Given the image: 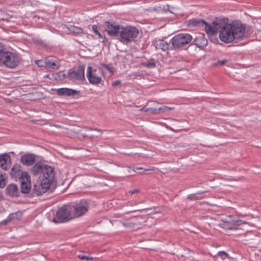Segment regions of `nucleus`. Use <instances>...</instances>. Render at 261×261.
I'll list each match as a JSON object with an SVG mask.
<instances>
[{"instance_id": "nucleus-1", "label": "nucleus", "mask_w": 261, "mask_h": 261, "mask_svg": "<svg viewBox=\"0 0 261 261\" xmlns=\"http://www.w3.org/2000/svg\"><path fill=\"white\" fill-rule=\"evenodd\" d=\"M188 25L204 27L210 37L215 36L219 32L220 39L225 43L236 42L242 39L245 35V25L237 20L227 23V19H218L210 25L202 19H192L188 20Z\"/></svg>"}, {"instance_id": "nucleus-2", "label": "nucleus", "mask_w": 261, "mask_h": 261, "mask_svg": "<svg viewBox=\"0 0 261 261\" xmlns=\"http://www.w3.org/2000/svg\"><path fill=\"white\" fill-rule=\"evenodd\" d=\"M31 171L34 175H39L38 179L33 186V193L37 195L45 193L50 189L55 179L53 168L41 162H37L32 167Z\"/></svg>"}, {"instance_id": "nucleus-3", "label": "nucleus", "mask_w": 261, "mask_h": 261, "mask_svg": "<svg viewBox=\"0 0 261 261\" xmlns=\"http://www.w3.org/2000/svg\"><path fill=\"white\" fill-rule=\"evenodd\" d=\"M105 31L108 35L115 37L124 44H128L134 41L138 36V29L132 25L124 27L116 23L114 21H109L105 22Z\"/></svg>"}, {"instance_id": "nucleus-4", "label": "nucleus", "mask_w": 261, "mask_h": 261, "mask_svg": "<svg viewBox=\"0 0 261 261\" xmlns=\"http://www.w3.org/2000/svg\"><path fill=\"white\" fill-rule=\"evenodd\" d=\"M19 55L13 52L7 50L6 48L0 42V64H3L9 68H15L19 64Z\"/></svg>"}, {"instance_id": "nucleus-5", "label": "nucleus", "mask_w": 261, "mask_h": 261, "mask_svg": "<svg viewBox=\"0 0 261 261\" xmlns=\"http://www.w3.org/2000/svg\"><path fill=\"white\" fill-rule=\"evenodd\" d=\"M192 39V36L188 33L177 34L170 40L171 47L174 50H182L191 42Z\"/></svg>"}, {"instance_id": "nucleus-6", "label": "nucleus", "mask_w": 261, "mask_h": 261, "mask_svg": "<svg viewBox=\"0 0 261 261\" xmlns=\"http://www.w3.org/2000/svg\"><path fill=\"white\" fill-rule=\"evenodd\" d=\"M72 218V210L70 206L64 205L58 208L53 221L55 223H62L68 222Z\"/></svg>"}, {"instance_id": "nucleus-7", "label": "nucleus", "mask_w": 261, "mask_h": 261, "mask_svg": "<svg viewBox=\"0 0 261 261\" xmlns=\"http://www.w3.org/2000/svg\"><path fill=\"white\" fill-rule=\"evenodd\" d=\"M69 206L72 210L73 218L83 216L89 210V204L85 199H82L77 202L69 205Z\"/></svg>"}, {"instance_id": "nucleus-8", "label": "nucleus", "mask_w": 261, "mask_h": 261, "mask_svg": "<svg viewBox=\"0 0 261 261\" xmlns=\"http://www.w3.org/2000/svg\"><path fill=\"white\" fill-rule=\"evenodd\" d=\"M84 67L80 65L77 69H70L67 71L68 79L71 81H83L85 80Z\"/></svg>"}, {"instance_id": "nucleus-9", "label": "nucleus", "mask_w": 261, "mask_h": 261, "mask_svg": "<svg viewBox=\"0 0 261 261\" xmlns=\"http://www.w3.org/2000/svg\"><path fill=\"white\" fill-rule=\"evenodd\" d=\"M57 94L60 96H79L81 92L78 90L67 88H62L56 90Z\"/></svg>"}, {"instance_id": "nucleus-10", "label": "nucleus", "mask_w": 261, "mask_h": 261, "mask_svg": "<svg viewBox=\"0 0 261 261\" xmlns=\"http://www.w3.org/2000/svg\"><path fill=\"white\" fill-rule=\"evenodd\" d=\"M87 77L89 83L93 85L99 84L101 81V79L96 74V71L92 70L91 66L87 68Z\"/></svg>"}, {"instance_id": "nucleus-11", "label": "nucleus", "mask_w": 261, "mask_h": 261, "mask_svg": "<svg viewBox=\"0 0 261 261\" xmlns=\"http://www.w3.org/2000/svg\"><path fill=\"white\" fill-rule=\"evenodd\" d=\"M36 161V155L33 153H25L21 155L20 162L25 166H30L34 164Z\"/></svg>"}, {"instance_id": "nucleus-12", "label": "nucleus", "mask_w": 261, "mask_h": 261, "mask_svg": "<svg viewBox=\"0 0 261 261\" xmlns=\"http://www.w3.org/2000/svg\"><path fill=\"white\" fill-rule=\"evenodd\" d=\"M156 48L161 49L164 51H167L169 50H174L171 47V43L170 41L167 42L163 39H159L156 40L154 43Z\"/></svg>"}, {"instance_id": "nucleus-13", "label": "nucleus", "mask_w": 261, "mask_h": 261, "mask_svg": "<svg viewBox=\"0 0 261 261\" xmlns=\"http://www.w3.org/2000/svg\"><path fill=\"white\" fill-rule=\"evenodd\" d=\"M11 165V158L8 153L0 155V167L4 170H8Z\"/></svg>"}, {"instance_id": "nucleus-14", "label": "nucleus", "mask_w": 261, "mask_h": 261, "mask_svg": "<svg viewBox=\"0 0 261 261\" xmlns=\"http://www.w3.org/2000/svg\"><path fill=\"white\" fill-rule=\"evenodd\" d=\"M6 194L11 197H18L19 196V191L16 184L9 185L6 189Z\"/></svg>"}, {"instance_id": "nucleus-15", "label": "nucleus", "mask_w": 261, "mask_h": 261, "mask_svg": "<svg viewBox=\"0 0 261 261\" xmlns=\"http://www.w3.org/2000/svg\"><path fill=\"white\" fill-rule=\"evenodd\" d=\"M207 40L204 37V35L203 34H200L197 36L193 41V44H194L197 47L202 49L205 47L207 44Z\"/></svg>"}, {"instance_id": "nucleus-16", "label": "nucleus", "mask_w": 261, "mask_h": 261, "mask_svg": "<svg viewBox=\"0 0 261 261\" xmlns=\"http://www.w3.org/2000/svg\"><path fill=\"white\" fill-rule=\"evenodd\" d=\"M171 110V108L168 107L167 106H163V107H160L159 108H148V112L151 114H157L160 113L161 112H167Z\"/></svg>"}, {"instance_id": "nucleus-17", "label": "nucleus", "mask_w": 261, "mask_h": 261, "mask_svg": "<svg viewBox=\"0 0 261 261\" xmlns=\"http://www.w3.org/2000/svg\"><path fill=\"white\" fill-rule=\"evenodd\" d=\"M46 68L57 69L60 67V64L57 61L46 59Z\"/></svg>"}, {"instance_id": "nucleus-18", "label": "nucleus", "mask_w": 261, "mask_h": 261, "mask_svg": "<svg viewBox=\"0 0 261 261\" xmlns=\"http://www.w3.org/2000/svg\"><path fill=\"white\" fill-rule=\"evenodd\" d=\"M67 28L70 32L73 34L79 35L84 33L83 29L81 28L73 25H69Z\"/></svg>"}, {"instance_id": "nucleus-19", "label": "nucleus", "mask_w": 261, "mask_h": 261, "mask_svg": "<svg viewBox=\"0 0 261 261\" xmlns=\"http://www.w3.org/2000/svg\"><path fill=\"white\" fill-rule=\"evenodd\" d=\"M19 179L21 184H22V182H31L30 176L26 172H21Z\"/></svg>"}, {"instance_id": "nucleus-20", "label": "nucleus", "mask_w": 261, "mask_h": 261, "mask_svg": "<svg viewBox=\"0 0 261 261\" xmlns=\"http://www.w3.org/2000/svg\"><path fill=\"white\" fill-rule=\"evenodd\" d=\"M31 188V182H22L20 186L21 192L23 194H28L29 193Z\"/></svg>"}, {"instance_id": "nucleus-21", "label": "nucleus", "mask_w": 261, "mask_h": 261, "mask_svg": "<svg viewBox=\"0 0 261 261\" xmlns=\"http://www.w3.org/2000/svg\"><path fill=\"white\" fill-rule=\"evenodd\" d=\"M20 166L18 165H14L11 171V174L13 177H16L17 175H19L20 171Z\"/></svg>"}, {"instance_id": "nucleus-22", "label": "nucleus", "mask_w": 261, "mask_h": 261, "mask_svg": "<svg viewBox=\"0 0 261 261\" xmlns=\"http://www.w3.org/2000/svg\"><path fill=\"white\" fill-rule=\"evenodd\" d=\"M21 217V214L19 212L11 213L8 216L9 220H10V222L15 220H19L20 219Z\"/></svg>"}, {"instance_id": "nucleus-23", "label": "nucleus", "mask_w": 261, "mask_h": 261, "mask_svg": "<svg viewBox=\"0 0 261 261\" xmlns=\"http://www.w3.org/2000/svg\"><path fill=\"white\" fill-rule=\"evenodd\" d=\"M6 174L4 172H0V188H3L6 186Z\"/></svg>"}, {"instance_id": "nucleus-24", "label": "nucleus", "mask_w": 261, "mask_h": 261, "mask_svg": "<svg viewBox=\"0 0 261 261\" xmlns=\"http://www.w3.org/2000/svg\"><path fill=\"white\" fill-rule=\"evenodd\" d=\"M152 61H146L141 63V65L148 68H153L156 67V64L153 59H151Z\"/></svg>"}, {"instance_id": "nucleus-25", "label": "nucleus", "mask_w": 261, "mask_h": 261, "mask_svg": "<svg viewBox=\"0 0 261 261\" xmlns=\"http://www.w3.org/2000/svg\"><path fill=\"white\" fill-rule=\"evenodd\" d=\"M204 193V192H200H200H197L195 194H192L189 195L188 196V199H190L191 200H195L200 199L202 198V197L198 196V195H201Z\"/></svg>"}, {"instance_id": "nucleus-26", "label": "nucleus", "mask_w": 261, "mask_h": 261, "mask_svg": "<svg viewBox=\"0 0 261 261\" xmlns=\"http://www.w3.org/2000/svg\"><path fill=\"white\" fill-rule=\"evenodd\" d=\"M101 66L103 68H105L106 70H107L108 71H109V72L111 73V74H114L115 69L114 67L113 66L112 64H101Z\"/></svg>"}, {"instance_id": "nucleus-27", "label": "nucleus", "mask_w": 261, "mask_h": 261, "mask_svg": "<svg viewBox=\"0 0 261 261\" xmlns=\"http://www.w3.org/2000/svg\"><path fill=\"white\" fill-rule=\"evenodd\" d=\"M226 222L231 223L233 224H237V226H240L242 224H247V222L240 219H232L230 221H227Z\"/></svg>"}, {"instance_id": "nucleus-28", "label": "nucleus", "mask_w": 261, "mask_h": 261, "mask_svg": "<svg viewBox=\"0 0 261 261\" xmlns=\"http://www.w3.org/2000/svg\"><path fill=\"white\" fill-rule=\"evenodd\" d=\"M36 64L40 67H46V59L45 60H37L35 62Z\"/></svg>"}, {"instance_id": "nucleus-29", "label": "nucleus", "mask_w": 261, "mask_h": 261, "mask_svg": "<svg viewBox=\"0 0 261 261\" xmlns=\"http://www.w3.org/2000/svg\"><path fill=\"white\" fill-rule=\"evenodd\" d=\"M218 255L222 258V259H225V257L229 258V254L224 251H220L218 253Z\"/></svg>"}, {"instance_id": "nucleus-30", "label": "nucleus", "mask_w": 261, "mask_h": 261, "mask_svg": "<svg viewBox=\"0 0 261 261\" xmlns=\"http://www.w3.org/2000/svg\"><path fill=\"white\" fill-rule=\"evenodd\" d=\"M77 257L83 260H86L87 261H90L93 260V258L89 257L88 256L84 255L83 254H80L77 255Z\"/></svg>"}, {"instance_id": "nucleus-31", "label": "nucleus", "mask_w": 261, "mask_h": 261, "mask_svg": "<svg viewBox=\"0 0 261 261\" xmlns=\"http://www.w3.org/2000/svg\"><path fill=\"white\" fill-rule=\"evenodd\" d=\"M59 77H57V79H59L60 81H62L64 80L66 78L68 79V76H67V72L66 73H64L63 71H60L58 72Z\"/></svg>"}, {"instance_id": "nucleus-32", "label": "nucleus", "mask_w": 261, "mask_h": 261, "mask_svg": "<svg viewBox=\"0 0 261 261\" xmlns=\"http://www.w3.org/2000/svg\"><path fill=\"white\" fill-rule=\"evenodd\" d=\"M92 29L95 34L98 35L99 38H102V35L98 31L97 26L96 25H93L92 27Z\"/></svg>"}, {"instance_id": "nucleus-33", "label": "nucleus", "mask_w": 261, "mask_h": 261, "mask_svg": "<svg viewBox=\"0 0 261 261\" xmlns=\"http://www.w3.org/2000/svg\"><path fill=\"white\" fill-rule=\"evenodd\" d=\"M228 60H226V59H224V60H223L222 61H218V62L216 63V65H221V66H222V65H225L227 63H228Z\"/></svg>"}, {"instance_id": "nucleus-34", "label": "nucleus", "mask_w": 261, "mask_h": 261, "mask_svg": "<svg viewBox=\"0 0 261 261\" xmlns=\"http://www.w3.org/2000/svg\"><path fill=\"white\" fill-rule=\"evenodd\" d=\"M140 192V191L139 190L135 189V190H133L129 191L128 192V194H129V195L132 196V195H133L134 194L139 193Z\"/></svg>"}, {"instance_id": "nucleus-35", "label": "nucleus", "mask_w": 261, "mask_h": 261, "mask_svg": "<svg viewBox=\"0 0 261 261\" xmlns=\"http://www.w3.org/2000/svg\"><path fill=\"white\" fill-rule=\"evenodd\" d=\"M9 222H10V221L9 220L8 217H7L6 219L3 220L0 222V225H6L8 224Z\"/></svg>"}, {"instance_id": "nucleus-36", "label": "nucleus", "mask_w": 261, "mask_h": 261, "mask_svg": "<svg viewBox=\"0 0 261 261\" xmlns=\"http://www.w3.org/2000/svg\"><path fill=\"white\" fill-rule=\"evenodd\" d=\"M101 38L102 39V42L105 45L110 44L109 41L105 36H102V38Z\"/></svg>"}, {"instance_id": "nucleus-37", "label": "nucleus", "mask_w": 261, "mask_h": 261, "mask_svg": "<svg viewBox=\"0 0 261 261\" xmlns=\"http://www.w3.org/2000/svg\"><path fill=\"white\" fill-rule=\"evenodd\" d=\"M236 224V226H229V227H226V229L232 230L239 229V228L238 227V226H237V224Z\"/></svg>"}, {"instance_id": "nucleus-38", "label": "nucleus", "mask_w": 261, "mask_h": 261, "mask_svg": "<svg viewBox=\"0 0 261 261\" xmlns=\"http://www.w3.org/2000/svg\"><path fill=\"white\" fill-rule=\"evenodd\" d=\"M121 84V82L120 80H117L114 81L113 83L112 84V86L113 87H116L117 86L120 85Z\"/></svg>"}, {"instance_id": "nucleus-39", "label": "nucleus", "mask_w": 261, "mask_h": 261, "mask_svg": "<svg viewBox=\"0 0 261 261\" xmlns=\"http://www.w3.org/2000/svg\"><path fill=\"white\" fill-rule=\"evenodd\" d=\"M82 137H83V138H89V139H93L94 138H95V137H97V136H94V135H92V136H91L88 137L87 135H85V134H82Z\"/></svg>"}, {"instance_id": "nucleus-40", "label": "nucleus", "mask_w": 261, "mask_h": 261, "mask_svg": "<svg viewBox=\"0 0 261 261\" xmlns=\"http://www.w3.org/2000/svg\"><path fill=\"white\" fill-rule=\"evenodd\" d=\"M53 77H54V79H55V80H57V81L59 80V79H57V77H59L58 72V73H55V74H54L53 75Z\"/></svg>"}, {"instance_id": "nucleus-41", "label": "nucleus", "mask_w": 261, "mask_h": 261, "mask_svg": "<svg viewBox=\"0 0 261 261\" xmlns=\"http://www.w3.org/2000/svg\"><path fill=\"white\" fill-rule=\"evenodd\" d=\"M141 111L145 112H148V108H147L145 107H144L142 109H141Z\"/></svg>"}, {"instance_id": "nucleus-42", "label": "nucleus", "mask_w": 261, "mask_h": 261, "mask_svg": "<svg viewBox=\"0 0 261 261\" xmlns=\"http://www.w3.org/2000/svg\"><path fill=\"white\" fill-rule=\"evenodd\" d=\"M219 226L222 228H224V229H226V227H229L228 225H225V224H219Z\"/></svg>"}, {"instance_id": "nucleus-43", "label": "nucleus", "mask_w": 261, "mask_h": 261, "mask_svg": "<svg viewBox=\"0 0 261 261\" xmlns=\"http://www.w3.org/2000/svg\"><path fill=\"white\" fill-rule=\"evenodd\" d=\"M123 225L126 226V227H128V226L132 227V225H134V224H132V223H127V224L124 223Z\"/></svg>"}, {"instance_id": "nucleus-44", "label": "nucleus", "mask_w": 261, "mask_h": 261, "mask_svg": "<svg viewBox=\"0 0 261 261\" xmlns=\"http://www.w3.org/2000/svg\"><path fill=\"white\" fill-rule=\"evenodd\" d=\"M87 129H89L90 130H94L97 131L98 132H100L101 133H102V130L101 129H97V128L92 129V128H88Z\"/></svg>"}, {"instance_id": "nucleus-45", "label": "nucleus", "mask_w": 261, "mask_h": 261, "mask_svg": "<svg viewBox=\"0 0 261 261\" xmlns=\"http://www.w3.org/2000/svg\"><path fill=\"white\" fill-rule=\"evenodd\" d=\"M137 170H143V171H145V170H147V169H146V170H144V169L143 168H137L136 169V170H134V171L135 172H137V171H136Z\"/></svg>"}, {"instance_id": "nucleus-46", "label": "nucleus", "mask_w": 261, "mask_h": 261, "mask_svg": "<svg viewBox=\"0 0 261 261\" xmlns=\"http://www.w3.org/2000/svg\"><path fill=\"white\" fill-rule=\"evenodd\" d=\"M2 199V194L0 193V201Z\"/></svg>"}, {"instance_id": "nucleus-47", "label": "nucleus", "mask_w": 261, "mask_h": 261, "mask_svg": "<svg viewBox=\"0 0 261 261\" xmlns=\"http://www.w3.org/2000/svg\"><path fill=\"white\" fill-rule=\"evenodd\" d=\"M136 210H134V211H130V212H130V213H132V212H136Z\"/></svg>"}]
</instances>
